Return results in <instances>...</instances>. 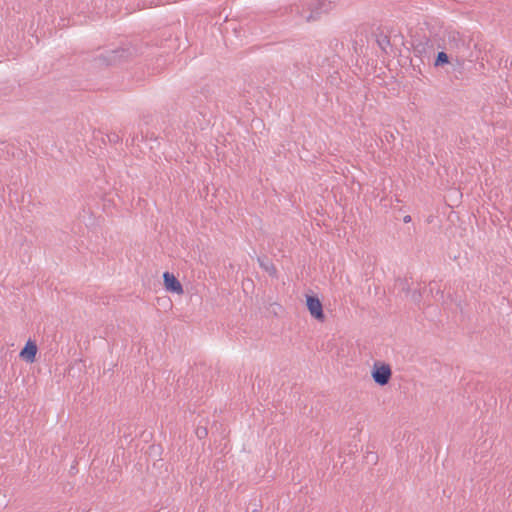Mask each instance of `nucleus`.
Segmentation results:
<instances>
[{"label":"nucleus","instance_id":"f257e3e1","mask_svg":"<svg viewBox=\"0 0 512 512\" xmlns=\"http://www.w3.org/2000/svg\"><path fill=\"white\" fill-rule=\"evenodd\" d=\"M372 378L379 386H385L389 383L392 370L388 364L375 362L371 372Z\"/></svg>","mask_w":512,"mask_h":512},{"label":"nucleus","instance_id":"f03ea898","mask_svg":"<svg viewBox=\"0 0 512 512\" xmlns=\"http://www.w3.org/2000/svg\"><path fill=\"white\" fill-rule=\"evenodd\" d=\"M434 51V44L430 39L425 38L413 44V53L416 57H419L422 62L430 60Z\"/></svg>","mask_w":512,"mask_h":512},{"label":"nucleus","instance_id":"7ed1b4c3","mask_svg":"<svg viewBox=\"0 0 512 512\" xmlns=\"http://www.w3.org/2000/svg\"><path fill=\"white\" fill-rule=\"evenodd\" d=\"M306 306L313 318L321 322L325 320L323 305L317 296L307 295Z\"/></svg>","mask_w":512,"mask_h":512},{"label":"nucleus","instance_id":"20e7f679","mask_svg":"<svg viewBox=\"0 0 512 512\" xmlns=\"http://www.w3.org/2000/svg\"><path fill=\"white\" fill-rule=\"evenodd\" d=\"M332 9V2L327 0H318L314 3L310 13L305 16L307 22L319 19L320 15L327 13Z\"/></svg>","mask_w":512,"mask_h":512},{"label":"nucleus","instance_id":"39448f33","mask_svg":"<svg viewBox=\"0 0 512 512\" xmlns=\"http://www.w3.org/2000/svg\"><path fill=\"white\" fill-rule=\"evenodd\" d=\"M163 280L165 289L168 292L183 294L184 290L180 281L174 276V274L166 271L163 273Z\"/></svg>","mask_w":512,"mask_h":512},{"label":"nucleus","instance_id":"423d86ee","mask_svg":"<svg viewBox=\"0 0 512 512\" xmlns=\"http://www.w3.org/2000/svg\"><path fill=\"white\" fill-rule=\"evenodd\" d=\"M37 345L34 341L28 340L24 348L20 352V357L29 363H33L36 359Z\"/></svg>","mask_w":512,"mask_h":512},{"label":"nucleus","instance_id":"0eeeda50","mask_svg":"<svg viewBox=\"0 0 512 512\" xmlns=\"http://www.w3.org/2000/svg\"><path fill=\"white\" fill-rule=\"evenodd\" d=\"M395 288H397L399 291L409 294L410 293V283L407 278H398L395 281Z\"/></svg>","mask_w":512,"mask_h":512},{"label":"nucleus","instance_id":"6e6552de","mask_svg":"<svg viewBox=\"0 0 512 512\" xmlns=\"http://www.w3.org/2000/svg\"><path fill=\"white\" fill-rule=\"evenodd\" d=\"M450 63V58L448 56V54L444 51H440L438 52L436 58H435V61H434V66L435 67H442L446 64H449Z\"/></svg>","mask_w":512,"mask_h":512},{"label":"nucleus","instance_id":"1a4fd4ad","mask_svg":"<svg viewBox=\"0 0 512 512\" xmlns=\"http://www.w3.org/2000/svg\"><path fill=\"white\" fill-rule=\"evenodd\" d=\"M258 262H259V265L266 271L268 272L270 275H275L276 274V268L275 266L270 262L268 261V259H262V258H258Z\"/></svg>","mask_w":512,"mask_h":512},{"label":"nucleus","instance_id":"9d476101","mask_svg":"<svg viewBox=\"0 0 512 512\" xmlns=\"http://www.w3.org/2000/svg\"><path fill=\"white\" fill-rule=\"evenodd\" d=\"M429 293L430 294H440L441 296H443V292L441 291L440 287L438 286V284L436 283V281H431L429 283Z\"/></svg>","mask_w":512,"mask_h":512},{"label":"nucleus","instance_id":"9b49d317","mask_svg":"<svg viewBox=\"0 0 512 512\" xmlns=\"http://www.w3.org/2000/svg\"><path fill=\"white\" fill-rule=\"evenodd\" d=\"M107 139L112 144H117L121 141V136L116 132H110L107 134Z\"/></svg>","mask_w":512,"mask_h":512},{"label":"nucleus","instance_id":"f8f14e48","mask_svg":"<svg viewBox=\"0 0 512 512\" xmlns=\"http://www.w3.org/2000/svg\"><path fill=\"white\" fill-rule=\"evenodd\" d=\"M411 298L415 303H420L422 299V293L420 290H414L411 294Z\"/></svg>","mask_w":512,"mask_h":512},{"label":"nucleus","instance_id":"ddd939ff","mask_svg":"<svg viewBox=\"0 0 512 512\" xmlns=\"http://www.w3.org/2000/svg\"><path fill=\"white\" fill-rule=\"evenodd\" d=\"M196 435L199 439L204 438L207 435V429L204 427H198L196 430Z\"/></svg>","mask_w":512,"mask_h":512},{"label":"nucleus","instance_id":"4468645a","mask_svg":"<svg viewBox=\"0 0 512 512\" xmlns=\"http://www.w3.org/2000/svg\"><path fill=\"white\" fill-rule=\"evenodd\" d=\"M378 44L381 49L385 50V46L390 44V40L387 36H384L382 39L378 40Z\"/></svg>","mask_w":512,"mask_h":512},{"label":"nucleus","instance_id":"2eb2a0df","mask_svg":"<svg viewBox=\"0 0 512 512\" xmlns=\"http://www.w3.org/2000/svg\"><path fill=\"white\" fill-rule=\"evenodd\" d=\"M119 52L120 51H118V50L112 51L113 56L109 60L104 59L106 61V63L111 64L112 62H115Z\"/></svg>","mask_w":512,"mask_h":512},{"label":"nucleus","instance_id":"dca6fc26","mask_svg":"<svg viewBox=\"0 0 512 512\" xmlns=\"http://www.w3.org/2000/svg\"><path fill=\"white\" fill-rule=\"evenodd\" d=\"M411 220V216L407 215L404 217V222L407 223Z\"/></svg>","mask_w":512,"mask_h":512},{"label":"nucleus","instance_id":"f3484780","mask_svg":"<svg viewBox=\"0 0 512 512\" xmlns=\"http://www.w3.org/2000/svg\"><path fill=\"white\" fill-rule=\"evenodd\" d=\"M252 512H261L260 509H254Z\"/></svg>","mask_w":512,"mask_h":512}]
</instances>
